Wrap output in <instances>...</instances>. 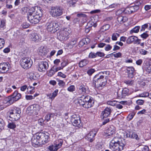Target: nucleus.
Listing matches in <instances>:
<instances>
[{"instance_id":"4","label":"nucleus","mask_w":151,"mask_h":151,"mask_svg":"<svg viewBox=\"0 0 151 151\" xmlns=\"http://www.w3.org/2000/svg\"><path fill=\"white\" fill-rule=\"evenodd\" d=\"M21 113V110L19 108L15 107L9 112L7 118L11 121H16L19 119V114Z\"/></svg>"},{"instance_id":"1","label":"nucleus","mask_w":151,"mask_h":151,"mask_svg":"<svg viewBox=\"0 0 151 151\" xmlns=\"http://www.w3.org/2000/svg\"><path fill=\"white\" fill-rule=\"evenodd\" d=\"M43 15V10L39 7L35 6L31 8L27 14V19L32 24L38 23L41 19Z\"/></svg>"},{"instance_id":"9","label":"nucleus","mask_w":151,"mask_h":151,"mask_svg":"<svg viewBox=\"0 0 151 151\" xmlns=\"http://www.w3.org/2000/svg\"><path fill=\"white\" fill-rule=\"evenodd\" d=\"M41 108V107L37 104H34L30 105L27 108L28 113L30 115L32 114L37 115L40 109Z\"/></svg>"},{"instance_id":"51","label":"nucleus","mask_w":151,"mask_h":151,"mask_svg":"<svg viewBox=\"0 0 151 151\" xmlns=\"http://www.w3.org/2000/svg\"><path fill=\"white\" fill-rule=\"evenodd\" d=\"M58 90V89H56L52 93V97L51 99H54L57 96Z\"/></svg>"},{"instance_id":"60","label":"nucleus","mask_w":151,"mask_h":151,"mask_svg":"<svg viewBox=\"0 0 151 151\" xmlns=\"http://www.w3.org/2000/svg\"><path fill=\"white\" fill-rule=\"evenodd\" d=\"M140 52L141 55H146L148 52L147 51L143 49H142L140 50Z\"/></svg>"},{"instance_id":"24","label":"nucleus","mask_w":151,"mask_h":151,"mask_svg":"<svg viewBox=\"0 0 151 151\" xmlns=\"http://www.w3.org/2000/svg\"><path fill=\"white\" fill-rule=\"evenodd\" d=\"M118 22L120 24H122L123 23L127 22L128 19L127 17L125 16H119L117 18Z\"/></svg>"},{"instance_id":"23","label":"nucleus","mask_w":151,"mask_h":151,"mask_svg":"<svg viewBox=\"0 0 151 151\" xmlns=\"http://www.w3.org/2000/svg\"><path fill=\"white\" fill-rule=\"evenodd\" d=\"M123 139L116 137H114L110 142L109 144H115L116 143H119L120 142H122Z\"/></svg>"},{"instance_id":"29","label":"nucleus","mask_w":151,"mask_h":151,"mask_svg":"<svg viewBox=\"0 0 151 151\" xmlns=\"http://www.w3.org/2000/svg\"><path fill=\"white\" fill-rule=\"evenodd\" d=\"M71 122H73L74 124V125L78 127L81 126L80 120L78 119L77 118H76V119H71Z\"/></svg>"},{"instance_id":"14","label":"nucleus","mask_w":151,"mask_h":151,"mask_svg":"<svg viewBox=\"0 0 151 151\" xmlns=\"http://www.w3.org/2000/svg\"><path fill=\"white\" fill-rule=\"evenodd\" d=\"M129 89L127 88H124L123 89L121 92L119 93L117 92V96L119 99H122L124 98L126 96L129 95L130 94L129 92Z\"/></svg>"},{"instance_id":"10","label":"nucleus","mask_w":151,"mask_h":151,"mask_svg":"<svg viewBox=\"0 0 151 151\" xmlns=\"http://www.w3.org/2000/svg\"><path fill=\"white\" fill-rule=\"evenodd\" d=\"M125 144V141L124 139H123L122 142L119 143L109 144V145L110 148L113 151H121L123 149Z\"/></svg>"},{"instance_id":"47","label":"nucleus","mask_w":151,"mask_h":151,"mask_svg":"<svg viewBox=\"0 0 151 151\" xmlns=\"http://www.w3.org/2000/svg\"><path fill=\"white\" fill-rule=\"evenodd\" d=\"M5 20L2 19L0 20V28H4L5 26Z\"/></svg>"},{"instance_id":"55","label":"nucleus","mask_w":151,"mask_h":151,"mask_svg":"<svg viewBox=\"0 0 151 151\" xmlns=\"http://www.w3.org/2000/svg\"><path fill=\"white\" fill-rule=\"evenodd\" d=\"M97 57H103L105 56V54L100 51H98L96 52Z\"/></svg>"},{"instance_id":"18","label":"nucleus","mask_w":151,"mask_h":151,"mask_svg":"<svg viewBox=\"0 0 151 151\" xmlns=\"http://www.w3.org/2000/svg\"><path fill=\"white\" fill-rule=\"evenodd\" d=\"M115 127L113 125H111L106 130L105 132V135L106 136H110L115 133Z\"/></svg>"},{"instance_id":"15","label":"nucleus","mask_w":151,"mask_h":151,"mask_svg":"<svg viewBox=\"0 0 151 151\" xmlns=\"http://www.w3.org/2000/svg\"><path fill=\"white\" fill-rule=\"evenodd\" d=\"M112 109L110 107H106L101 113V116L103 119L109 117L112 111Z\"/></svg>"},{"instance_id":"8","label":"nucleus","mask_w":151,"mask_h":151,"mask_svg":"<svg viewBox=\"0 0 151 151\" xmlns=\"http://www.w3.org/2000/svg\"><path fill=\"white\" fill-rule=\"evenodd\" d=\"M50 12L53 17H59L63 14V9L59 6H52L51 8Z\"/></svg>"},{"instance_id":"61","label":"nucleus","mask_w":151,"mask_h":151,"mask_svg":"<svg viewBox=\"0 0 151 151\" xmlns=\"http://www.w3.org/2000/svg\"><path fill=\"white\" fill-rule=\"evenodd\" d=\"M68 64V63L67 60L63 61L61 63V66L63 68Z\"/></svg>"},{"instance_id":"36","label":"nucleus","mask_w":151,"mask_h":151,"mask_svg":"<svg viewBox=\"0 0 151 151\" xmlns=\"http://www.w3.org/2000/svg\"><path fill=\"white\" fill-rule=\"evenodd\" d=\"M55 72H56L55 71L54 67L53 66L50 70L48 73V75L49 76L51 77L55 74Z\"/></svg>"},{"instance_id":"50","label":"nucleus","mask_w":151,"mask_h":151,"mask_svg":"<svg viewBox=\"0 0 151 151\" xmlns=\"http://www.w3.org/2000/svg\"><path fill=\"white\" fill-rule=\"evenodd\" d=\"M97 57L96 53L91 52L89 54L88 57L90 58H93Z\"/></svg>"},{"instance_id":"52","label":"nucleus","mask_w":151,"mask_h":151,"mask_svg":"<svg viewBox=\"0 0 151 151\" xmlns=\"http://www.w3.org/2000/svg\"><path fill=\"white\" fill-rule=\"evenodd\" d=\"M95 71L94 69L91 68L88 70L87 71V73L89 75H91Z\"/></svg>"},{"instance_id":"35","label":"nucleus","mask_w":151,"mask_h":151,"mask_svg":"<svg viewBox=\"0 0 151 151\" xmlns=\"http://www.w3.org/2000/svg\"><path fill=\"white\" fill-rule=\"evenodd\" d=\"M78 0H70L68 2V5L70 6L74 7Z\"/></svg>"},{"instance_id":"31","label":"nucleus","mask_w":151,"mask_h":151,"mask_svg":"<svg viewBox=\"0 0 151 151\" xmlns=\"http://www.w3.org/2000/svg\"><path fill=\"white\" fill-rule=\"evenodd\" d=\"M110 27V26L109 24H107L104 25L101 28L100 32H104L107 30H108Z\"/></svg>"},{"instance_id":"16","label":"nucleus","mask_w":151,"mask_h":151,"mask_svg":"<svg viewBox=\"0 0 151 151\" xmlns=\"http://www.w3.org/2000/svg\"><path fill=\"white\" fill-rule=\"evenodd\" d=\"M82 101L83 103L88 102H92V98L88 95H83L81 96L80 97H79L78 99V102L80 104V101Z\"/></svg>"},{"instance_id":"22","label":"nucleus","mask_w":151,"mask_h":151,"mask_svg":"<svg viewBox=\"0 0 151 151\" xmlns=\"http://www.w3.org/2000/svg\"><path fill=\"white\" fill-rule=\"evenodd\" d=\"M93 104V103H92V102L90 101L83 103L81 100L80 101V105L86 108H89L91 107L92 106Z\"/></svg>"},{"instance_id":"45","label":"nucleus","mask_w":151,"mask_h":151,"mask_svg":"<svg viewBox=\"0 0 151 151\" xmlns=\"http://www.w3.org/2000/svg\"><path fill=\"white\" fill-rule=\"evenodd\" d=\"M124 82L127 85L131 86H132L133 84L134 81L133 80H126L124 81Z\"/></svg>"},{"instance_id":"13","label":"nucleus","mask_w":151,"mask_h":151,"mask_svg":"<svg viewBox=\"0 0 151 151\" xmlns=\"http://www.w3.org/2000/svg\"><path fill=\"white\" fill-rule=\"evenodd\" d=\"M10 65L8 63H0V73H4L7 72L9 68Z\"/></svg>"},{"instance_id":"48","label":"nucleus","mask_w":151,"mask_h":151,"mask_svg":"<svg viewBox=\"0 0 151 151\" xmlns=\"http://www.w3.org/2000/svg\"><path fill=\"white\" fill-rule=\"evenodd\" d=\"M116 14L117 15L120 14H125L124 13V8H122L118 10L116 12Z\"/></svg>"},{"instance_id":"21","label":"nucleus","mask_w":151,"mask_h":151,"mask_svg":"<svg viewBox=\"0 0 151 151\" xmlns=\"http://www.w3.org/2000/svg\"><path fill=\"white\" fill-rule=\"evenodd\" d=\"M30 37L32 40L35 42H38L41 40V37L36 33L32 34L30 36Z\"/></svg>"},{"instance_id":"34","label":"nucleus","mask_w":151,"mask_h":151,"mask_svg":"<svg viewBox=\"0 0 151 151\" xmlns=\"http://www.w3.org/2000/svg\"><path fill=\"white\" fill-rule=\"evenodd\" d=\"M55 114L54 113L48 114L45 116V119L48 122L50 120L51 118H53Z\"/></svg>"},{"instance_id":"30","label":"nucleus","mask_w":151,"mask_h":151,"mask_svg":"<svg viewBox=\"0 0 151 151\" xmlns=\"http://www.w3.org/2000/svg\"><path fill=\"white\" fill-rule=\"evenodd\" d=\"M145 70L149 73H151V62L146 63L145 67Z\"/></svg>"},{"instance_id":"33","label":"nucleus","mask_w":151,"mask_h":151,"mask_svg":"<svg viewBox=\"0 0 151 151\" xmlns=\"http://www.w3.org/2000/svg\"><path fill=\"white\" fill-rule=\"evenodd\" d=\"M88 63V61L86 59L82 60L79 63V66L80 67H82L86 65Z\"/></svg>"},{"instance_id":"59","label":"nucleus","mask_w":151,"mask_h":151,"mask_svg":"<svg viewBox=\"0 0 151 151\" xmlns=\"http://www.w3.org/2000/svg\"><path fill=\"white\" fill-rule=\"evenodd\" d=\"M28 9L27 7H23L21 9L22 13L23 14H24L27 13L28 11Z\"/></svg>"},{"instance_id":"27","label":"nucleus","mask_w":151,"mask_h":151,"mask_svg":"<svg viewBox=\"0 0 151 151\" xmlns=\"http://www.w3.org/2000/svg\"><path fill=\"white\" fill-rule=\"evenodd\" d=\"M3 102L4 104H7L8 105H9L13 104V101L10 96L5 98L3 100Z\"/></svg>"},{"instance_id":"17","label":"nucleus","mask_w":151,"mask_h":151,"mask_svg":"<svg viewBox=\"0 0 151 151\" xmlns=\"http://www.w3.org/2000/svg\"><path fill=\"white\" fill-rule=\"evenodd\" d=\"M10 96L13 103L14 102L18 101L21 98V94L18 93L17 91H15L13 94Z\"/></svg>"},{"instance_id":"53","label":"nucleus","mask_w":151,"mask_h":151,"mask_svg":"<svg viewBox=\"0 0 151 151\" xmlns=\"http://www.w3.org/2000/svg\"><path fill=\"white\" fill-rule=\"evenodd\" d=\"M149 96V93L147 92H144L139 95V96L141 97H146Z\"/></svg>"},{"instance_id":"54","label":"nucleus","mask_w":151,"mask_h":151,"mask_svg":"<svg viewBox=\"0 0 151 151\" xmlns=\"http://www.w3.org/2000/svg\"><path fill=\"white\" fill-rule=\"evenodd\" d=\"M75 87L74 85H72L70 86L68 88V90L70 92H73L75 90Z\"/></svg>"},{"instance_id":"12","label":"nucleus","mask_w":151,"mask_h":151,"mask_svg":"<svg viewBox=\"0 0 151 151\" xmlns=\"http://www.w3.org/2000/svg\"><path fill=\"white\" fill-rule=\"evenodd\" d=\"M97 131L98 130L97 129H92L87 134L86 138L90 142H92L94 140V137L96 134Z\"/></svg>"},{"instance_id":"25","label":"nucleus","mask_w":151,"mask_h":151,"mask_svg":"<svg viewBox=\"0 0 151 151\" xmlns=\"http://www.w3.org/2000/svg\"><path fill=\"white\" fill-rule=\"evenodd\" d=\"M39 54L41 56H43L47 54V51L46 47L43 46H41L39 50Z\"/></svg>"},{"instance_id":"38","label":"nucleus","mask_w":151,"mask_h":151,"mask_svg":"<svg viewBox=\"0 0 151 151\" xmlns=\"http://www.w3.org/2000/svg\"><path fill=\"white\" fill-rule=\"evenodd\" d=\"M131 10L132 12V13L136 12L139 9V6L137 5H135L133 6H130Z\"/></svg>"},{"instance_id":"42","label":"nucleus","mask_w":151,"mask_h":151,"mask_svg":"<svg viewBox=\"0 0 151 151\" xmlns=\"http://www.w3.org/2000/svg\"><path fill=\"white\" fill-rule=\"evenodd\" d=\"M134 132L132 131H127L126 132V136L127 137H130L133 138V137L132 136Z\"/></svg>"},{"instance_id":"62","label":"nucleus","mask_w":151,"mask_h":151,"mask_svg":"<svg viewBox=\"0 0 151 151\" xmlns=\"http://www.w3.org/2000/svg\"><path fill=\"white\" fill-rule=\"evenodd\" d=\"M29 24L27 22H24L22 24V26L23 28H27L29 26Z\"/></svg>"},{"instance_id":"32","label":"nucleus","mask_w":151,"mask_h":151,"mask_svg":"<svg viewBox=\"0 0 151 151\" xmlns=\"http://www.w3.org/2000/svg\"><path fill=\"white\" fill-rule=\"evenodd\" d=\"M48 149L50 151H57L58 149L54 143L53 144L48 147Z\"/></svg>"},{"instance_id":"40","label":"nucleus","mask_w":151,"mask_h":151,"mask_svg":"<svg viewBox=\"0 0 151 151\" xmlns=\"http://www.w3.org/2000/svg\"><path fill=\"white\" fill-rule=\"evenodd\" d=\"M29 78L32 80H36L37 79L36 76L32 73H30L29 74Z\"/></svg>"},{"instance_id":"6","label":"nucleus","mask_w":151,"mask_h":151,"mask_svg":"<svg viewBox=\"0 0 151 151\" xmlns=\"http://www.w3.org/2000/svg\"><path fill=\"white\" fill-rule=\"evenodd\" d=\"M32 64V61L30 58L24 57L20 60V64L21 67L26 69L31 68Z\"/></svg>"},{"instance_id":"57","label":"nucleus","mask_w":151,"mask_h":151,"mask_svg":"<svg viewBox=\"0 0 151 151\" xmlns=\"http://www.w3.org/2000/svg\"><path fill=\"white\" fill-rule=\"evenodd\" d=\"M148 27V25L147 24H144L142 25L141 28L140 29V31H145V29L147 28Z\"/></svg>"},{"instance_id":"49","label":"nucleus","mask_w":151,"mask_h":151,"mask_svg":"<svg viewBox=\"0 0 151 151\" xmlns=\"http://www.w3.org/2000/svg\"><path fill=\"white\" fill-rule=\"evenodd\" d=\"M5 42L4 39L3 38H0V49L3 47Z\"/></svg>"},{"instance_id":"46","label":"nucleus","mask_w":151,"mask_h":151,"mask_svg":"<svg viewBox=\"0 0 151 151\" xmlns=\"http://www.w3.org/2000/svg\"><path fill=\"white\" fill-rule=\"evenodd\" d=\"M57 81L58 82V84L62 88L64 87L65 85V83L64 81L60 80H58Z\"/></svg>"},{"instance_id":"3","label":"nucleus","mask_w":151,"mask_h":151,"mask_svg":"<svg viewBox=\"0 0 151 151\" xmlns=\"http://www.w3.org/2000/svg\"><path fill=\"white\" fill-rule=\"evenodd\" d=\"M107 80L101 73L95 75L93 77V85L95 87H99L104 86L107 83Z\"/></svg>"},{"instance_id":"20","label":"nucleus","mask_w":151,"mask_h":151,"mask_svg":"<svg viewBox=\"0 0 151 151\" xmlns=\"http://www.w3.org/2000/svg\"><path fill=\"white\" fill-rule=\"evenodd\" d=\"M134 68L132 67H129L127 68V71L129 78H132L134 77Z\"/></svg>"},{"instance_id":"5","label":"nucleus","mask_w":151,"mask_h":151,"mask_svg":"<svg viewBox=\"0 0 151 151\" xmlns=\"http://www.w3.org/2000/svg\"><path fill=\"white\" fill-rule=\"evenodd\" d=\"M70 31L69 29L66 28H62L57 34L58 38L60 41H65L69 38Z\"/></svg>"},{"instance_id":"44","label":"nucleus","mask_w":151,"mask_h":151,"mask_svg":"<svg viewBox=\"0 0 151 151\" xmlns=\"http://www.w3.org/2000/svg\"><path fill=\"white\" fill-rule=\"evenodd\" d=\"M119 36V34L117 33H114L112 36V39L113 40L115 41L117 40L118 37Z\"/></svg>"},{"instance_id":"11","label":"nucleus","mask_w":151,"mask_h":151,"mask_svg":"<svg viewBox=\"0 0 151 151\" xmlns=\"http://www.w3.org/2000/svg\"><path fill=\"white\" fill-rule=\"evenodd\" d=\"M48 67V63L46 61H41L38 63V69L40 72H45Z\"/></svg>"},{"instance_id":"56","label":"nucleus","mask_w":151,"mask_h":151,"mask_svg":"<svg viewBox=\"0 0 151 151\" xmlns=\"http://www.w3.org/2000/svg\"><path fill=\"white\" fill-rule=\"evenodd\" d=\"M36 96L35 95H34V96L31 95H26L25 98L27 100H30L34 99Z\"/></svg>"},{"instance_id":"63","label":"nucleus","mask_w":151,"mask_h":151,"mask_svg":"<svg viewBox=\"0 0 151 151\" xmlns=\"http://www.w3.org/2000/svg\"><path fill=\"white\" fill-rule=\"evenodd\" d=\"M140 36L143 38L145 39L149 36V35L146 33L145 32L141 35Z\"/></svg>"},{"instance_id":"37","label":"nucleus","mask_w":151,"mask_h":151,"mask_svg":"<svg viewBox=\"0 0 151 151\" xmlns=\"http://www.w3.org/2000/svg\"><path fill=\"white\" fill-rule=\"evenodd\" d=\"M139 26H136L130 31V33L132 34L133 33H137L139 32Z\"/></svg>"},{"instance_id":"26","label":"nucleus","mask_w":151,"mask_h":151,"mask_svg":"<svg viewBox=\"0 0 151 151\" xmlns=\"http://www.w3.org/2000/svg\"><path fill=\"white\" fill-rule=\"evenodd\" d=\"M63 143V139H59L55 141L54 142V144L57 147L58 149L60 148Z\"/></svg>"},{"instance_id":"39","label":"nucleus","mask_w":151,"mask_h":151,"mask_svg":"<svg viewBox=\"0 0 151 151\" xmlns=\"http://www.w3.org/2000/svg\"><path fill=\"white\" fill-rule=\"evenodd\" d=\"M118 102V101L115 100L108 101L107 102V104L112 106H115L116 103Z\"/></svg>"},{"instance_id":"19","label":"nucleus","mask_w":151,"mask_h":151,"mask_svg":"<svg viewBox=\"0 0 151 151\" xmlns=\"http://www.w3.org/2000/svg\"><path fill=\"white\" fill-rule=\"evenodd\" d=\"M88 89V87L83 84L80 85L78 88V92L79 93L83 94L86 93L87 90Z\"/></svg>"},{"instance_id":"41","label":"nucleus","mask_w":151,"mask_h":151,"mask_svg":"<svg viewBox=\"0 0 151 151\" xmlns=\"http://www.w3.org/2000/svg\"><path fill=\"white\" fill-rule=\"evenodd\" d=\"M7 127L8 128L13 129L16 128V125L15 123L14 122H9L8 124L7 125Z\"/></svg>"},{"instance_id":"2","label":"nucleus","mask_w":151,"mask_h":151,"mask_svg":"<svg viewBox=\"0 0 151 151\" xmlns=\"http://www.w3.org/2000/svg\"><path fill=\"white\" fill-rule=\"evenodd\" d=\"M49 138V134L47 132L36 133L31 138L32 143L35 147L37 145H44L48 142Z\"/></svg>"},{"instance_id":"43","label":"nucleus","mask_w":151,"mask_h":151,"mask_svg":"<svg viewBox=\"0 0 151 151\" xmlns=\"http://www.w3.org/2000/svg\"><path fill=\"white\" fill-rule=\"evenodd\" d=\"M124 13L125 14L132 13L130 6L128 7L125 9H124Z\"/></svg>"},{"instance_id":"64","label":"nucleus","mask_w":151,"mask_h":151,"mask_svg":"<svg viewBox=\"0 0 151 151\" xmlns=\"http://www.w3.org/2000/svg\"><path fill=\"white\" fill-rule=\"evenodd\" d=\"M136 103L139 105H142L144 102V101L142 100H138L136 101Z\"/></svg>"},{"instance_id":"7","label":"nucleus","mask_w":151,"mask_h":151,"mask_svg":"<svg viewBox=\"0 0 151 151\" xmlns=\"http://www.w3.org/2000/svg\"><path fill=\"white\" fill-rule=\"evenodd\" d=\"M46 25L47 30L51 33H54L59 29L58 23L55 21L47 22Z\"/></svg>"},{"instance_id":"28","label":"nucleus","mask_w":151,"mask_h":151,"mask_svg":"<svg viewBox=\"0 0 151 151\" xmlns=\"http://www.w3.org/2000/svg\"><path fill=\"white\" fill-rule=\"evenodd\" d=\"M137 37L132 36L129 37L126 40V43L128 44H130L133 42H135L136 40Z\"/></svg>"},{"instance_id":"58","label":"nucleus","mask_w":151,"mask_h":151,"mask_svg":"<svg viewBox=\"0 0 151 151\" xmlns=\"http://www.w3.org/2000/svg\"><path fill=\"white\" fill-rule=\"evenodd\" d=\"M87 25L88 26V27L93 26L94 27H96L97 25L96 24L92 22H90L88 23Z\"/></svg>"}]
</instances>
